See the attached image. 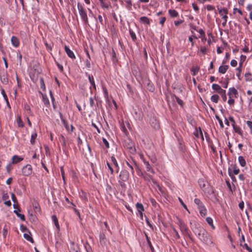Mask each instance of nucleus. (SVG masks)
I'll use <instances>...</instances> for the list:
<instances>
[{
	"instance_id": "f257e3e1",
	"label": "nucleus",
	"mask_w": 252,
	"mask_h": 252,
	"mask_svg": "<svg viewBox=\"0 0 252 252\" xmlns=\"http://www.w3.org/2000/svg\"><path fill=\"white\" fill-rule=\"evenodd\" d=\"M202 234L198 237V239L203 243L207 245H210L213 244V241L211 235L205 229L202 230Z\"/></svg>"
},
{
	"instance_id": "f03ea898",
	"label": "nucleus",
	"mask_w": 252,
	"mask_h": 252,
	"mask_svg": "<svg viewBox=\"0 0 252 252\" xmlns=\"http://www.w3.org/2000/svg\"><path fill=\"white\" fill-rule=\"evenodd\" d=\"M77 8L78 9L79 15L81 16V19L84 24H88V18L86 11L84 9V7L82 4L79 2L77 3Z\"/></svg>"
},
{
	"instance_id": "7ed1b4c3",
	"label": "nucleus",
	"mask_w": 252,
	"mask_h": 252,
	"mask_svg": "<svg viewBox=\"0 0 252 252\" xmlns=\"http://www.w3.org/2000/svg\"><path fill=\"white\" fill-rule=\"evenodd\" d=\"M32 210H34L35 216L33 217L32 215V221H34L41 215L40 206L36 200H32Z\"/></svg>"
},
{
	"instance_id": "20e7f679",
	"label": "nucleus",
	"mask_w": 252,
	"mask_h": 252,
	"mask_svg": "<svg viewBox=\"0 0 252 252\" xmlns=\"http://www.w3.org/2000/svg\"><path fill=\"white\" fill-rule=\"evenodd\" d=\"M218 10L219 14H220L221 18L223 20L222 23V25L223 27H225L226 25L228 16L227 14H228V9L226 8H220L219 6L217 7Z\"/></svg>"
},
{
	"instance_id": "39448f33",
	"label": "nucleus",
	"mask_w": 252,
	"mask_h": 252,
	"mask_svg": "<svg viewBox=\"0 0 252 252\" xmlns=\"http://www.w3.org/2000/svg\"><path fill=\"white\" fill-rule=\"evenodd\" d=\"M190 223L191 225L190 228L192 231L197 236V237L202 234L203 232L202 230H205L203 227H201L199 223L197 222L192 223L190 222Z\"/></svg>"
},
{
	"instance_id": "423d86ee",
	"label": "nucleus",
	"mask_w": 252,
	"mask_h": 252,
	"mask_svg": "<svg viewBox=\"0 0 252 252\" xmlns=\"http://www.w3.org/2000/svg\"><path fill=\"white\" fill-rule=\"evenodd\" d=\"M177 223L179 225L180 230L182 234L184 236H188L190 238V239H191L189 233V229L185 222L182 220L178 219V221Z\"/></svg>"
},
{
	"instance_id": "0eeeda50",
	"label": "nucleus",
	"mask_w": 252,
	"mask_h": 252,
	"mask_svg": "<svg viewBox=\"0 0 252 252\" xmlns=\"http://www.w3.org/2000/svg\"><path fill=\"white\" fill-rule=\"evenodd\" d=\"M129 178V173L126 170H123L120 172L119 179L123 182H126Z\"/></svg>"
},
{
	"instance_id": "6e6552de",
	"label": "nucleus",
	"mask_w": 252,
	"mask_h": 252,
	"mask_svg": "<svg viewBox=\"0 0 252 252\" xmlns=\"http://www.w3.org/2000/svg\"><path fill=\"white\" fill-rule=\"evenodd\" d=\"M22 173L25 176H29L32 174V165L27 164L22 169Z\"/></svg>"
},
{
	"instance_id": "1a4fd4ad",
	"label": "nucleus",
	"mask_w": 252,
	"mask_h": 252,
	"mask_svg": "<svg viewBox=\"0 0 252 252\" xmlns=\"http://www.w3.org/2000/svg\"><path fill=\"white\" fill-rule=\"evenodd\" d=\"M99 242L102 246H105L107 244V239L104 232H102L99 233Z\"/></svg>"
},
{
	"instance_id": "9d476101",
	"label": "nucleus",
	"mask_w": 252,
	"mask_h": 252,
	"mask_svg": "<svg viewBox=\"0 0 252 252\" xmlns=\"http://www.w3.org/2000/svg\"><path fill=\"white\" fill-rule=\"evenodd\" d=\"M193 134L196 138H199L200 136L202 140L204 141V139L203 135V132L200 127H199L198 129L196 128L195 129V131L193 132Z\"/></svg>"
},
{
	"instance_id": "9b49d317",
	"label": "nucleus",
	"mask_w": 252,
	"mask_h": 252,
	"mask_svg": "<svg viewBox=\"0 0 252 252\" xmlns=\"http://www.w3.org/2000/svg\"><path fill=\"white\" fill-rule=\"evenodd\" d=\"M64 50L68 57L72 59H75V56L74 55L73 51L70 49L68 46L65 45L64 46Z\"/></svg>"
},
{
	"instance_id": "f8f14e48",
	"label": "nucleus",
	"mask_w": 252,
	"mask_h": 252,
	"mask_svg": "<svg viewBox=\"0 0 252 252\" xmlns=\"http://www.w3.org/2000/svg\"><path fill=\"white\" fill-rule=\"evenodd\" d=\"M144 165L145 166L146 170L147 172H150L152 174H155V171L152 165L150 164L149 161L145 163L144 164Z\"/></svg>"
},
{
	"instance_id": "ddd939ff",
	"label": "nucleus",
	"mask_w": 252,
	"mask_h": 252,
	"mask_svg": "<svg viewBox=\"0 0 252 252\" xmlns=\"http://www.w3.org/2000/svg\"><path fill=\"white\" fill-rule=\"evenodd\" d=\"M227 94L229 96H230L231 97L233 96L237 97V95H238V93L237 90L234 87L230 88L229 89Z\"/></svg>"
},
{
	"instance_id": "4468645a",
	"label": "nucleus",
	"mask_w": 252,
	"mask_h": 252,
	"mask_svg": "<svg viewBox=\"0 0 252 252\" xmlns=\"http://www.w3.org/2000/svg\"><path fill=\"white\" fill-rule=\"evenodd\" d=\"M23 160V158L17 155H14L12 157L11 163L17 164Z\"/></svg>"
},
{
	"instance_id": "2eb2a0df",
	"label": "nucleus",
	"mask_w": 252,
	"mask_h": 252,
	"mask_svg": "<svg viewBox=\"0 0 252 252\" xmlns=\"http://www.w3.org/2000/svg\"><path fill=\"white\" fill-rule=\"evenodd\" d=\"M144 234H145V237H146V239L147 244H148V246H149V247L151 252H155V249H154V248L153 246V245L152 244V243L151 242L150 237L149 236H148V234L145 232H144Z\"/></svg>"
},
{
	"instance_id": "dca6fc26",
	"label": "nucleus",
	"mask_w": 252,
	"mask_h": 252,
	"mask_svg": "<svg viewBox=\"0 0 252 252\" xmlns=\"http://www.w3.org/2000/svg\"><path fill=\"white\" fill-rule=\"evenodd\" d=\"M70 252H79V248L77 245H75L73 242H70Z\"/></svg>"
},
{
	"instance_id": "f3484780",
	"label": "nucleus",
	"mask_w": 252,
	"mask_h": 252,
	"mask_svg": "<svg viewBox=\"0 0 252 252\" xmlns=\"http://www.w3.org/2000/svg\"><path fill=\"white\" fill-rule=\"evenodd\" d=\"M11 42L13 46L15 47H17L19 45V40L18 38L15 36H12L11 38Z\"/></svg>"
},
{
	"instance_id": "a211bd4d",
	"label": "nucleus",
	"mask_w": 252,
	"mask_h": 252,
	"mask_svg": "<svg viewBox=\"0 0 252 252\" xmlns=\"http://www.w3.org/2000/svg\"><path fill=\"white\" fill-rule=\"evenodd\" d=\"M232 126L233 127V130H234L235 132L238 133L241 136L243 135V131L241 129V128L240 127V126H237L236 125H232Z\"/></svg>"
},
{
	"instance_id": "6ab92c4d",
	"label": "nucleus",
	"mask_w": 252,
	"mask_h": 252,
	"mask_svg": "<svg viewBox=\"0 0 252 252\" xmlns=\"http://www.w3.org/2000/svg\"><path fill=\"white\" fill-rule=\"evenodd\" d=\"M140 22L148 25H150L151 24V20L146 16H142L140 18Z\"/></svg>"
},
{
	"instance_id": "aec40b11",
	"label": "nucleus",
	"mask_w": 252,
	"mask_h": 252,
	"mask_svg": "<svg viewBox=\"0 0 252 252\" xmlns=\"http://www.w3.org/2000/svg\"><path fill=\"white\" fill-rule=\"evenodd\" d=\"M243 66V62L240 61L239 63V66L236 68V70L238 72L236 73V76L238 77L239 80H241V68Z\"/></svg>"
},
{
	"instance_id": "412c9836",
	"label": "nucleus",
	"mask_w": 252,
	"mask_h": 252,
	"mask_svg": "<svg viewBox=\"0 0 252 252\" xmlns=\"http://www.w3.org/2000/svg\"><path fill=\"white\" fill-rule=\"evenodd\" d=\"M1 82L4 84H7L8 82V79L6 73H3L0 75Z\"/></svg>"
},
{
	"instance_id": "4be33fe9",
	"label": "nucleus",
	"mask_w": 252,
	"mask_h": 252,
	"mask_svg": "<svg viewBox=\"0 0 252 252\" xmlns=\"http://www.w3.org/2000/svg\"><path fill=\"white\" fill-rule=\"evenodd\" d=\"M86 74L88 77V79L90 84H91V86H92L95 90L96 86L94 82V77L93 76V75L88 74L87 73H86Z\"/></svg>"
},
{
	"instance_id": "5701e85b",
	"label": "nucleus",
	"mask_w": 252,
	"mask_h": 252,
	"mask_svg": "<svg viewBox=\"0 0 252 252\" xmlns=\"http://www.w3.org/2000/svg\"><path fill=\"white\" fill-rule=\"evenodd\" d=\"M134 165L136 168V170L140 172L141 175L143 176L144 179L146 181H149L150 179H152V176L151 175H148V176H145L143 175V174L141 172L140 169H139L138 165L136 162H134Z\"/></svg>"
},
{
	"instance_id": "b1692460",
	"label": "nucleus",
	"mask_w": 252,
	"mask_h": 252,
	"mask_svg": "<svg viewBox=\"0 0 252 252\" xmlns=\"http://www.w3.org/2000/svg\"><path fill=\"white\" fill-rule=\"evenodd\" d=\"M212 88L215 91L217 92L218 93H220L221 92L223 89H221L220 86L217 84H213L212 86Z\"/></svg>"
},
{
	"instance_id": "393cba45",
	"label": "nucleus",
	"mask_w": 252,
	"mask_h": 252,
	"mask_svg": "<svg viewBox=\"0 0 252 252\" xmlns=\"http://www.w3.org/2000/svg\"><path fill=\"white\" fill-rule=\"evenodd\" d=\"M228 67L229 66L228 65H220L219 68V73L224 74L228 69Z\"/></svg>"
},
{
	"instance_id": "a878e982",
	"label": "nucleus",
	"mask_w": 252,
	"mask_h": 252,
	"mask_svg": "<svg viewBox=\"0 0 252 252\" xmlns=\"http://www.w3.org/2000/svg\"><path fill=\"white\" fill-rule=\"evenodd\" d=\"M135 206L138 213H141L144 211V208L142 203L137 202L135 204Z\"/></svg>"
},
{
	"instance_id": "bb28decb",
	"label": "nucleus",
	"mask_w": 252,
	"mask_h": 252,
	"mask_svg": "<svg viewBox=\"0 0 252 252\" xmlns=\"http://www.w3.org/2000/svg\"><path fill=\"white\" fill-rule=\"evenodd\" d=\"M168 13L171 17H177L179 16V13L175 9H169Z\"/></svg>"
},
{
	"instance_id": "cd10ccee",
	"label": "nucleus",
	"mask_w": 252,
	"mask_h": 252,
	"mask_svg": "<svg viewBox=\"0 0 252 252\" xmlns=\"http://www.w3.org/2000/svg\"><path fill=\"white\" fill-rule=\"evenodd\" d=\"M52 220L53 221V222L54 223V224L56 226V227L57 228V229L59 230L60 228V225H59V223L58 222V219L56 215H53L52 216Z\"/></svg>"
},
{
	"instance_id": "c85d7f7f",
	"label": "nucleus",
	"mask_w": 252,
	"mask_h": 252,
	"mask_svg": "<svg viewBox=\"0 0 252 252\" xmlns=\"http://www.w3.org/2000/svg\"><path fill=\"white\" fill-rule=\"evenodd\" d=\"M84 247L87 252H93L92 247L88 241L83 243Z\"/></svg>"
},
{
	"instance_id": "c756f323",
	"label": "nucleus",
	"mask_w": 252,
	"mask_h": 252,
	"mask_svg": "<svg viewBox=\"0 0 252 252\" xmlns=\"http://www.w3.org/2000/svg\"><path fill=\"white\" fill-rule=\"evenodd\" d=\"M206 220L207 222L208 223V224L210 225L211 228L214 230L215 229V226L213 224V220L212 218L210 217H207L206 219Z\"/></svg>"
},
{
	"instance_id": "7c9ffc66",
	"label": "nucleus",
	"mask_w": 252,
	"mask_h": 252,
	"mask_svg": "<svg viewBox=\"0 0 252 252\" xmlns=\"http://www.w3.org/2000/svg\"><path fill=\"white\" fill-rule=\"evenodd\" d=\"M238 161L239 164L242 167H244L246 165V160L243 156H239L238 157Z\"/></svg>"
},
{
	"instance_id": "2f4dec72",
	"label": "nucleus",
	"mask_w": 252,
	"mask_h": 252,
	"mask_svg": "<svg viewBox=\"0 0 252 252\" xmlns=\"http://www.w3.org/2000/svg\"><path fill=\"white\" fill-rule=\"evenodd\" d=\"M194 202L197 206L198 209L201 208L202 206H204L202 202L199 198H195L194 199Z\"/></svg>"
},
{
	"instance_id": "473e14b6",
	"label": "nucleus",
	"mask_w": 252,
	"mask_h": 252,
	"mask_svg": "<svg viewBox=\"0 0 252 252\" xmlns=\"http://www.w3.org/2000/svg\"><path fill=\"white\" fill-rule=\"evenodd\" d=\"M231 167L232 169V174L237 175L240 172V169L237 167L236 164H232Z\"/></svg>"
},
{
	"instance_id": "72a5a7b5",
	"label": "nucleus",
	"mask_w": 252,
	"mask_h": 252,
	"mask_svg": "<svg viewBox=\"0 0 252 252\" xmlns=\"http://www.w3.org/2000/svg\"><path fill=\"white\" fill-rule=\"evenodd\" d=\"M199 213L202 217L205 216L207 214V209L205 206H202L201 208L198 209Z\"/></svg>"
},
{
	"instance_id": "f704fd0d",
	"label": "nucleus",
	"mask_w": 252,
	"mask_h": 252,
	"mask_svg": "<svg viewBox=\"0 0 252 252\" xmlns=\"http://www.w3.org/2000/svg\"><path fill=\"white\" fill-rule=\"evenodd\" d=\"M24 109L27 112V114H29L30 116L32 115L31 111V106L29 104H28L27 103H25Z\"/></svg>"
},
{
	"instance_id": "c9c22d12",
	"label": "nucleus",
	"mask_w": 252,
	"mask_h": 252,
	"mask_svg": "<svg viewBox=\"0 0 252 252\" xmlns=\"http://www.w3.org/2000/svg\"><path fill=\"white\" fill-rule=\"evenodd\" d=\"M245 79L246 81H252V74L249 72H246L245 74Z\"/></svg>"
},
{
	"instance_id": "e433bc0d",
	"label": "nucleus",
	"mask_w": 252,
	"mask_h": 252,
	"mask_svg": "<svg viewBox=\"0 0 252 252\" xmlns=\"http://www.w3.org/2000/svg\"><path fill=\"white\" fill-rule=\"evenodd\" d=\"M219 100V96L217 94H214L211 97V100L214 103H218Z\"/></svg>"
},
{
	"instance_id": "4c0bfd02",
	"label": "nucleus",
	"mask_w": 252,
	"mask_h": 252,
	"mask_svg": "<svg viewBox=\"0 0 252 252\" xmlns=\"http://www.w3.org/2000/svg\"><path fill=\"white\" fill-rule=\"evenodd\" d=\"M148 156L149 159L150 160L151 162L152 163L155 164L157 162V158L155 155H152L151 156L148 155Z\"/></svg>"
},
{
	"instance_id": "58836bf2",
	"label": "nucleus",
	"mask_w": 252,
	"mask_h": 252,
	"mask_svg": "<svg viewBox=\"0 0 252 252\" xmlns=\"http://www.w3.org/2000/svg\"><path fill=\"white\" fill-rule=\"evenodd\" d=\"M129 32L132 41H135L137 38L135 32L131 29H129Z\"/></svg>"
},
{
	"instance_id": "ea45409f",
	"label": "nucleus",
	"mask_w": 252,
	"mask_h": 252,
	"mask_svg": "<svg viewBox=\"0 0 252 252\" xmlns=\"http://www.w3.org/2000/svg\"><path fill=\"white\" fill-rule=\"evenodd\" d=\"M200 69V68L198 66H194L191 69V71L192 72V75L193 76L196 75V74L198 73Z\"/></svg>"
},
{
	"instance_id": "a19ab883",
	"label": "nucleus",
	"mask_w": 252,
	"mask_h": 252,
	"mask_svg": "<svg viewBox=\"0 0 252 252\" xmlns=\"http://www.w3.org/2000/svg\"><path fill=\"white\" fill-rule=\"evenodd\" d=\"M198 184L201 189H203L206 187V182L202 179H199Z\"/></svg>"
},
{
	"instance_id": "79ce46f5",
	"label": "nucleus",
	"mask_w": 252,
	"mask_h": 252,
	"mask_svg": "<svg viewBox=\"0 0 252 252\" xmlns=\"http://www.w3.org/2000/svg\"><path fill=\"white\" fill-rule=\"evenodd\" d=\"M178 144L179 145V149L182 151H184L185 149V147L183 144V143H184L183 140L182 139H180L179 138H178Z\"/></svg>"
},
{
	"instance_id": "37998d69",
	"label": "nucleus",
	"mask_w": 252,
	"mask_h": 252,
	"mask_svg": "<svg viewBox=\"0 0 252 252\" xmlns=\"http://www.w3.org/2000/svg\"><path fill=\"white\" fill-rule=\"evenodd\" d=\"M228 175H229V177H230V178L231 179L232 181L233 182H236V179L234 176L235 175L232 174V171L231 170L230 168H229L228 169Z\"/></svg>"
},
{
	"instance_id": "c03bdc74",
	"label": "nucleus",
	"mask_w": 252,
	"mask_h": 252,
	"mask_svg": "<svg viewBox=\"0 0 252 252\" xmlns=\"http://www.w3.org/2000/svg\"><path fill=\"white\" fill-rule=\"evenodd\" d=\"M20 210H14V212L16 214L17 217H19L22 220H25V216L23 214H20L19 212Z\"/></svg>"
},
{
	"instance_id": "a18cd8bd",
	"label": "nucleus",
	"mask_w": 252,
	"mask_h": 252,
	"mask_svg": "<svg viewBox=\"0 0 252 252\" xmlns=\"http://www.w3.org/2000/svg\"><path fill=\"white\" fill-rule=\"evenodd\" d=\"M175 98L178 104L182 107L183 108L184 106V103L183 101L180 99L179 97H178L176 95H175Z\"/></svg>"
},
{
	"instance_id": "49530a36",
	"label": "nucleus",
	"mask_w": 252,
	"mask_h": 252,
	"mask_svg": "<svg viewBox=\"0 0 252 252\" xmlns=\"http://www.w3.org/2000/svg\"><path fill=\"white\" fill-rule=\"evenodd\" d=\"M219 94L221 95L223 101H225L227 99L225 90H223L221 92L219 93Z\"/></svg>"
},
{
	"instance_id": "de8ad7c7",
	"label": "nucleus",
	"mask_w": 252,
	"mask_h": 252,
	"mask_svg": "<svg viewBox=\"0 0 252 252\" xmlns=\"http://www.w3.org/2000/svg\"><path fill=\"white\" fill-rule=\"evenodd\" d=\"M20 230H21V231H22L24 233L28 232V233H30V234H31V232L28 229L27 227L25 225H23V224L21 225V226H20Z\"/></svg>"
},
{
	"instance_id": "09e8293b",
	"label": "nucleus",
	"mask_w": 252,
	"mask_h": 252,
	"mask_svg": "<svg viewBox=\"0 0 252 252\" xmlns=\"http://www.w3.org/2000/svg\"><path fill=\"white\" fill-rule=\"evenodd\" d=\"M240 246H242L244 249L247 250L249 252H252V249L250 247L247 243H245L244 245L240 244Z\"/></svg>"
},
{
	"instance_id": "8fccbe9b",
	"label": "nucleus",
	"mask_w": 252,
	"mask_h": 252,
	"mask_svg": "<svg viewBox=\"0 0 252 252\" xmlns=\"http://www.w3.org/2000/svg\"><path fill=\"white\" fill-rule=\"evenodd\" d=\"M111 161L112 162V163L114 164L115 167L118 168L119 167L118 163L117 162V161L116 158H115V157L114 156H111Z\"/></svg>"
},
{
	"instance_id": "3c124183",
	"label": "nucleus",
	"mask_w": 252,
	"mask_h": 252,
	"mask_svg": "<svg viewBox=\"0 0 252 252\" xmlns=\"http://www.w3.org/2000/svg\"><path fill=\"white\" fill-rule=\"evenodd\" d=\"M24 238H25L27 240L32 242V237L31 236V234L28 233H24L23 235Z\"/></svg>"
},
{
	"instance_id": "603ef678",
	"label": "nucleus",
	"mask_w": 252,
	"mask_h": 252,
	"mask_svg": "<svg viewBox=\"0 0 252 252\" xmlns=\"http://www.w3.org/2000/svg\"><path fill=\"white\" fill-rule=\"evenodd\" d=\"M100 3L101 6L102 8L108 9L109 7V5L104 2L103 0H98Z\"/></svg>"
},
{
	"instance_id": "864d4df0",
	"label": "nucleus",
	"mask_w": 252,
	"mask_h": 252,
	"mask_svg": "<svg viewBox=\"0 0 252 252\" xmlns=\"http://www.w3.org/2000/svg\"><path fill=\"white\" fill-rule=\"evenodd\" d=\"M178 200H179V202H180L181 204L184 207V208L185 209H186L189 213H190L189 210L188 209L187 205L184 203L183 200L180 197H178Z\"/></svg>"
},
{
	"instance_id": "5fc2aeb1",
	"label": "nucleus",
	"mask_w": 252,
	"mask_h": 252,
	"mask_svg": "<svg viewBox=\"0 0 252 252\" xmlns=\"http://www.w3.org/2000/svg\"><path fill=\"white\" fill-rule=\"evenodd\" d=\"M42 98L45 105H47L49 104V101L46 95L42 94Z\"/></svg>"
},
{
	"instance_id": "6e6d98bb",
	"label": "nucleus",
	"mask_w": 252,
	"mask_h": 252,
	"mask_svg": "<svg viewBox=\"0 0 252 252\" xmlns=\"http://www.w3.org/2000/svg\"><path fill=\"white\" fill-rule=\"evenodd\" d=\"M40 88L41 89H42L43 91L45 90V85L44 84V80L43 78H40Z\"/></svg>"
},
{
	"instance_id": "4d7b16f0",
	"label": "nucleus",
	"mask_w": 252,
	"mask_h": 252,
	"mask_svg": "<svg viewBox=\"0 0 252 252\" xmlns=\"http://www.w3.org/2000/svg\"><path fill=\"white\" fill-rule=\"evenodd\" d=\"M126 165L128 166V167L130 169V172L132 174V175L133 176L134 174V168L132 165H131L128 162H126Z\"/></svg>"
},
{
	"instance_id": "13d9d810",
	"label": "nucleus",
	"mask_w": 252,
	"mask_h": 252,
	"mask_svg": "<svg viewBox=\"0 0 252 252\" xmlns=\"http://www.w3.org/2000/svg\"><path fill=\"white\" fill-rule=\"evenodd\" d=\"M1 94L2 95L3 98H4V99L5 100V101H7V99H8V97L6 95V94L5 92V91L3 89L1 88Z\"/></svg>"
},
{
	"instance_id": "bf43d9fd",
	"label": "nucleus",
	"mask_w": 252,
	"mask_h": 252,
	"mask_svg": "<svg viewBox=\"0 0 252 252\" xmlns=\"http://www.w3.org/2000/svg\"><path fill=\"white\" fill-rule=\"evenodd\" d=\"M102 141L104 144L105 145L106 148L108 149L109 148V144L108 141L106 140V138L103 137L102 138Z\"/></svg>"
},
{
	"instance_id": "052dcab7",
	"label": "nucleus",
	"mask_w": 252,
	"mask_h": 252,
	"mask_svg": "<svg viewBox=\"0 0 252 252\" xmlns=\"http://www.w3.org/2000/svg\"><path fill=\"white\" fill-rule=\"evenodd\" d=\"M102 90H103V93H104V97L105 98H108V91L106 89V88L105 87L103 86L102 87Z\"/></svg>"
},
{
	"instance_id": "680f3d73",
	"label": "nucleus",
	"mask_w": 252,
	"mask_h": 252,
	"mask_svg": "<svg viewBox=\"0 0 252 252\" xmlns=\"http://www.w3.org/2000/svg\"><path fill=\"white\" fill-rule=\"evenodd\" d=\"M106 165H107L108 168L109 169V170H110L111 174H113L114 173V170H113L112 167L111 166L110 164L108 161H107V162H106Z\"/></svg>"
},
{
	"instance_id": "e2e57ef3",
	"label": "nucleus",
	"mask_w": 252,
	"mask_h": 252,
	"mask_svg": "<svg viewBox=\"0 0 252 252\" xmlns=\"http://www.w3.org/2000/svg\"><path fill=\"white\" fill-rule=\"evenodd\" d=\"M216 118L217 120L218 121L220 126L221 128H223V124L222 121L221 120V119L218 116H216Z\"/></svg>"
},
{
	"instance_id": "0e129e2a",
	"label": "nucleus",
	"mask_w": 252,
	"mask_h": 252,
	"mask_svg": "<svg viewBox=\"0 0 252 252\" xmlns=\"http://www.w3.org/2000/svg\"><path fill=\"white\" fill-rule=\"evenodd\" d=\"M12 164V163H11H11H9L8 165H7V166L6 167V169L7 172H10L11 171V170L13 169Z\"/></svg>"
},
{
	"instance_id": "69168bd1",
	"label": "nucleus",
	"mask_w": 252,
	"mask_h": 252,
	"mask_svg": "<svg viewBox=\"0 0 252 252\" xmlns=\"http://www.w3.org/2000/svg\"><path fill=\"white\" fill-rule=\"evenodd\" d=\"M145 221H146V222L147 224V225H148V226H149L151 228H152V229H153V226L152 224L151 223V222H150V220H149V219L147 217H145Z\"/></svg>"
},
{
	"instance_id": "338daca9",
	"label": "nucleus",
	"mask_w": 252,
	"mask_h": 252,
	"mask_svg": "<svg viewBox=\"0 0 252 252\" xmlns=\"http://www.w3.org/2000/svg\"><path fill=\"white\" fill-rule=\"evenodd\" d=\"M139 157H140V159L143 161L144 164L148 161V160H147L146 159V158H145V157L143 154H140Z\"/></svg>"
},
{
	"instance_id": "774afa93",
	"label": "nucleus",
	"mask_w": 252,
	"mask_h": 252,
	"mask_svg": "<svg viewBox=\"0 0 252 252\" xmlns=\"http://www.w3.org/2000/svg\"><path fill=\"white\" fill-rule=\"evenodd\" d=\"M230 65L232 67H235L237 65V62L235 60H232L230 62Z\"/></svg>"
}]
</instances>
